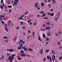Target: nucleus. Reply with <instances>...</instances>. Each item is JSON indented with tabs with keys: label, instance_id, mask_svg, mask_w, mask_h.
I'll return each instance as SVG.
<instances>
[{
	"label": "nucleus",
	"instance_id": "1",
	"mask_svg": "<svg viewBox=\"0 0 62 62\" xmlns=\"http://www.w3.org/2000/svg\"><path fill=\"white\" fill-rule=\"evenodd\" d=\"M47 35L48 37H50L51 36V34L50 33V32H47Z\"/></svg>",
	"mask_w": 62,
	"mask_h": 62
},
{
	"label": "nucleus",
	"instance_id": "2",
	"mask_svg": "<svg viewBox=\"0 0 62 62\" xmlns=\"http://www.w3.org/2000/svg\"><path fill=\"white\" fill-rule=\"evenodd\" d=\"M22 48L23 49H24L23 51H27V49L25 47H22Z\"/></svg>",
	"mask_w": 62,
	"mask_h": 62
},
{
	"label": "nucleus",
	"instance_id": "3",
	"mask_svg": "<svg viewBox=\"0 0 62 62\" xmlns=\"http://www.w3.org/2000/svg\"><path fill=\"white\" fill-rule=\"evenodd\" d=\"M40 54H43V49H41L40 52Z\"/></svg>",
	"mask_w": 62,
	"mask_h": 62
},
{
	"label": "nucleus",
	"instance_id": "4",
	"mask_svg": "<svg viewBox=\"0 0 62 62\" xmlns=\"http://www.w3.org/2000/svg\"><path fill=\"white\" fill-rule=\"evenodd\" d=\"M46 29H47V30H50V29H51V27H46Z\"/></svg>",
	"mask_w": 62,
	"mask_h": 62
},
{
	"label": "nucleus",
	"instance_id": "5",
	"mask_svg": "<svg viewBox=\"0 0 62 62\" xmlns=\"http://www.w3.org/2000/svg\"><path fill=\"white\" fill-rule=\"evenodd\" d=\"M8 25H10V23H11V21L10 20H9L8 22Z\"/></svg>",
	"mask_w": 62,
	"mask_h": 62
},
{
	"label": "nucleus",
	"instance_id": "6",
	"mask_svg": "<svg viewBox=\"0 0 62 62\" xmlns=\"http://www.w3.org/2000/svg\"><path fill=\"white\" fill-rule=\"evenodd\" d=\"M18 50H20V49H22V48L21 46H19L18 47Z\"/></svg>",
	"mask_w": 62,
	"mask_h": 62
},
{
	"label": "nucleus",
	"instance_id": "7",
	"mask_svg": "<svg viewBox=\"0 0 62 62\" xmlns=\"http://www.w3.org/2000/svg\"><path fill=\"white\" fill-rule=\"evenodd\" d=\"M5 17L4 15H0V18H3Z\"/></svg>",
	"mask_w": 62,
	"mask_h": 62
},
{
	"label": "nucleus",
	"instance_id": "8",
	"mask_svg": "<svg viewBox=\"0 0 62 62\" xmlns=\"http://www.w3.org/2000/svg\"><path fill=\"white\" fill-rule=\"evenodd\" d=\"M4 28H5V30H6V31H7V32H8V28H7L6 27H5Z\"/></svg>",
	"mask_w": 62,
	"mask_h": 62
},
{
	"label": "nucleus",
	"instance_id": "9",
	"mask_svg": "<svg viewBox=\"0 0 62 62\" xmlns=\"http://www.w3.org/2000/svg\"><path fill=\"white\" fill-rule=\"evenodd\" d=\"M50 15L51 16H54V13H51Z\"/></svg>",
	"mask_w": 62,
	"mask_h": 62
},
{
	"label": "nucleus",
	"instance_id": "10",
	"mask_svg": "<svg viewBox=\"0 0 62 62\" xmlns=\"http://www.w3.org/2000/svg\"><path fill=\"white\" fill-rule=\"evenodd\" d=\"M9 51H10V52H13V50L12 49H9Z\"/></svg>",
	"mask_w": 62,
	"mask_h": 62
},
{
	"label": "nucleus",
	"instance_id": "11",
	"mask_svg": "<svg viewBox=\"0 0 62 62\" xmlns=\"http://www.w3.org/2000/svg\"><path fill=\"white\" fill-rule=\"evenodd\" d=\"M41 5L42 7H44V4L43 2H42V3H41Z\"/></svg>",
	"mask_w": 62,
	"mask_h": 62
},
{
	"label": "nucleus",
	"instance_id": "12",
	"mask_svg": "<svg viewBox=\"0 0 62 62\" xmlns=\"http://www.w3.org/2000/svg\"><path fill=\"white\" fill-rule=\"evenodd\" d=\"M17 19L18 20H23V18H21V17H20L17 18Z\"/></svg>",
	"mask_w": 62,
	"mask_h": 62
},
{
	"label": "nucleus",
	"instance_id": "13",
	"mask_svg": "<svg viewBox=\"0 0 62 62\" xmlns=\"http://www.w3.org/2000/svg\"><path fill=\"white\" fill-rule=\"evenodd\" d=\"M43 38H45V34H43Z\"/></svg>",
	"mask_w": 62,
	"mask_h": 62
},
{
	"label": "nucleus",
	"instance_id": "14",
	"mask_svg": "<svg viewBox=\"0 0 62 62\" xmlns=\"http://www.w3.org/2000/svg\"><path fill=\"white\" fill-rule=\"evenodd\" d=\"M3 39H8V37H7V36H4L3 38Z\"/></svg>",
	"mask_w": 62,
	"mask_h": 62
},
{
	"label": "nucleus",
	"instance_id": "15",
	"mask_svg": "<svg viewBox=\"0 0 62 62\" xmlns=\"http://www.w3.org/2000/svg\"><path fill=\"white\" fill-rule=\"evenodd\" d=\"M17 57L18 58V60H21V59H22V58H20V57Z\"/></svg>",
	"mask_w": 62,
	"mask_h": 62
},
{
	"label": "nucleus",
	"instance_id": "16",
	"mask_svg": "<svg viewBox=\"0 0 62 62\" xmlns=\"http://www.w3.org/2000/svg\"><path fill=\"white\" fill-rule=\"evenodd\" d=\"M46 24H47V25H50V22H46Z\"/></svg>",
	"mask_w": 62,
	"mask_h": 62
},
{
	"label": "nucleus",
	"instance_id": "17",
	"mask_svg": "<svg viewBox=\"0 0 62 62\" xmlns=\"http://www.w3.org/2000/svg\"><path fill=\"white\" fill-rule=\"evenodd\" d=\"M46 41H49V38H46Z\"/></svg>",
	"mask_w": 62,
	"mask_h": 62
},
{
	"label": "nucleus",
	"instance_id": "18",
	"mask_svg": "<svg viewBox=\"0 0 62 62\" xmlns=\"http://www.w3.org/2000/svg\"><path fill=\"white\" fill-rule=\"evenodd\" d=\"M20 52L21 53H22V54H24V52L23 50H21Z\"/></svg>",
	"mask_w": 62,
	"mask_h": 62
},
{
	"label": "nucleus",
	"instance_id": "19",
	"mask_svg": "<svg viewBox=\"0 0 62 62\" xmlns=\"http://www.w3.org/2000/svg\"><path fill=\"white\" fill-rule=\"evenodd\" d=\"M21 55L23 56H25V54H21Z\"/></svg>",
	"mask_w": 62,
	"mask_h": 62
},
{
	"label": "nucleus",
	"instance_id": "20",
	"mask_svg": "<svg viewBox=\"0 0 62 62\" xmlns=\"http://www.w3.org/2000/svg\"><path fill=\"white\" fill-rule=\"evenodd\" d=\"M14 0L16 2H17V3L19 2V0Z\"/></svg>",
	"mask_w": 62,
	"mask_h": 62
},
{
	"label": "nucleus",
	"instance_id": "21",
	"mask_svg": "<svg viewBox=\"0 0 62 62\" xmlns=\"http://www.w3.org/2000/svg\"><path fill=\"white\" fill-rule=\"evenodd\" d=\"M20 23H21V25H23V22L22 21H21L20 22Z\"/></svg>",
	"mask_w": 62,
	"mask_h": 62
},
{
	"label": "nucleus",
	"instance_id": "22",
	"mask_svg": "<svg viewBox=\"0 0 62 62\" xmlns=\"http://www.w3.org/2000/svg\"><path fill=\"white\" fill-rule=\"evenodd\" d=\"M14 5H17V3L15 2H14Z\"/></svg>",
	"mask_w": 62,
	"mask_h": 62
},
{
	"label": "nucleus",
	"instance_id": "23",
	"mask_svg": "<svg viewBox=\"0 0 62 62\" xmlns=\"http://www.w3.org/2000/svg\"><path fill=\"white\" fill-rule=\"evenodd\" d=\"M38 39L39 40H40V41H41L40 38V37L39 36L38 37Z\"/></svg>",
	"mask_w": 62,
	"mask_h": 62
},
{
	"label": "nucleus",
	"instance_id": "24",
	"mask_svg": "<svg viewBox=\"0 0 62 62\" xmlns=\"http://www.w3.org/2000/svg\"><path fill=\"white\" fill-rule=\"evenodd\" d=\"M3 6H0V7L1 8V9H3Z\"/></svg>",
	"mask_w": 62,
	"mask_h": 62
},
{
	"label": "nucleus",
	"instance_id": "25",
	"mask_svg": "<svg viewBox=\"0 0 62 62\" xmlns=\"http://www.w3.org/2000/svg\"><path fill=\"white\" fill-rule=\"evenodd\" d=\"M8 8H11L12 7V6L11 5L10 6H8Z\"/></svg>",
	"mask_w": 62,
	"mask_h": 62
},
{
	"label": "nucleus",
	"instance_id": "26",
	"mask_svg": "<svg viewBox=\"0 0 62 62\" xmlns=\"http://www.w3.org/2000/svg\"><path fill=\"white\" fill-rule=\"evenodd\" d=\"M15 55H16V54H14L13 55H12L11 56L12 57H14Z\"/></svg>",
	"mask_w": 62,
	"mask_h": 62
},
{
	"label": "nucleus",
	"instance_id": "27",
	"mask_svg": "<svg viewBox=\"0 0 62 62\" xmlns=\"http://www.w3.org/2000/svg\"><path fill=\"white\" fill-rule=\"evenodd\" d=\"M9 57H10V58H11V59H14V57H11V56H9Z\"/></svg>",
	"mask_w": 62,
	"mask_h": 62
},
{
	"label": "nucleus",
	"instance_id": "28",
	"mask_svg": "<svg viewBox=\"0 0 62 62\" xmlns=\"http://www.w3.org/2000/svg\"><path fill=\"white\" fill-rule=\"evenodd\" d=\"M44 19L45 20H48V18L47 17H44Z\"/></svg>",
	"mask_w": 62,
	"mask_h": 62
},
{
	"label": "nucleus",
	"instance_id": "29",
	"mask_svg": "<svg viewBox=\"0 0 62 62\" xmlns=\"http://www.w3.org/2000/svg\"><path fill=\"white\" fill-rule=\"evenodd\" d=\"M57 44V45H60V43H59V42H58Z\"/></svg>",
	"mask_w": 62,
	"mask_h": 62
},
{
	"label": "nucleus",
	"instance_id": "30",
	"mask_svg": "<svg viewBox=\"0 0 62 62\" xmlns=\"http://www.w3.org/2000/svg\"><path fill=\"white\" fill-rule=\"evenodd\" d=\"M32 34L33 35V37H35V32H33Z\"/></svg>",
	"mask_w": 62,
	"mask_h": 62
},
{
	"label": "nucleus",
	"instance_id": "31",
	"mask_svg": "<svg viewBox=\"0 0 62 62\" xmlns=\"http://www.w3.org/2000/svg\"><path fill=\"white\" fill-rule=\"evenodd\" d=\"M39 12L40 13H42V14H43V13H44V12H43V11H42V12L40 11V12Z\"/></svg>",
	"mask_w": 62,
	"mask_h": 62
},
{
	"label": "nucleus",
	"instance_id": "32",
	"mask_svg": "<svg viewBox=\"0 0 62 62\" xmlns=\"http://www.w3.org/2000/svg\"><path fill=\"white\" fill-rule=\"evenodd\" d=\"M49 58L51 62H52V59H51V57H49Z\"/></svg>",
	"mask_w": 62,
	"mask_h": 62
},
{
	"label": "nucleus",
	"instance_id": "33",
	"mask_svg": "<svg viewBox=\"0 0 62 62\" xmlns=\"http://www.w3.org/2000/svg\"><path fill=\"white\" fill-rule=\"evenodd\" d=\"M52 1L54 3V4L55 3V1L54 0H52Z\"/></svg>",
	"mask_w": 62,
	"mask_h": 62
},
{
	"label": "nucleus",
	"instance_id": "34",
	"mask_svg": "<svg viewBox=\"0 0 62 62\" xmlns=\"http://www.w3.org/2000/svg\"><path fill=\"white\" fill-rule=\"evenodd\" d=\"M3 3V0H1V4H2Z\"/></svg>",
	"mask_w": 62,
	"mask_h": 62
},
{
	"label": "nucleus",
	"instance_id": "35",
	"mask_svg": "<svg viewBox=\"0 0 62 62\" xmlns=\"http://www.w3.org/2000/svg\"><path fill=\"white\" fill-rule=\"evenodd\" d=\"M41 31H44L45 30V29H41Z\"/></svg>",
	"mask_w": 62,
	"mask_h": 62
},
{
	"label": "nucleus",
	"instance_id": "36",
	"mask_svg": "<svg viewBox=\"0 0 62 62\" xmlns=\"http://www.w3.org/2000/svg\"><path fill=\"white\" fill-rule=\"evenodd\" d=\"M46 60V58L45 57L44 58V59H43V61H45V60Z\"/></svg>",
	"mask_w": 62,
	"mask_h": 62
},
{
	"label": "nucleus",
	"instance_id": "37",
	"mask_svg": "<svg viewBox=\"0 0 62 62\" xmlns=\"http://www.w3.org/2000/svg\"><path fill=\"white\" fill-rule=\"evenodd\" d=\"M49 52V50H47L46 51V53H47V52Z\"/></svg>",
	"mask_w": 62,
	"mask_h": 62
},
{
	"label": "nucleus",
	"instance_id": "38",
	"mask_svg": "<svg viewBox=\"0 0 62 62\" xmlns=\"http://www.w3.org/2000/svg\"><path fill=\"white\" fill-rule=\"evenodd\" d=\"M52 56H53V57H54V58H55V55H53Z\"/></svg>",
	"mask_w": 62,
	"mask_h": 62
},
{
	"label": "nucleus",
	"instance_id": "39",
	"mask_svg": "<svg viewBox=\"0 0 62 62\" xmlns=\"http://www.w3.org/2000/svg\"><path fill=\"white\" fill-rule=\"evenodd\" d=\"M61 58H62V56L60 57L59 58V60H60Z\"/></svg>",
	"mask_w": 62,
	"mask_h": 62
},
{
	"label": "nucleus",
	"instance_id": "40",
	"mask_svg": "<svg viewBox=\"0 0 62 62\" xmlns=\"http://www.w3.org/2000/svg\"><path fill=\"white\" fill-rule=\"evenodd\" d=\"M52 59L53 61H54V60H55V59H54V58L53 57L52 58Z\"/></svg>",
	"mask_w": 62,
	"mask_h": 62
},
{
	"label": "nucleus",
	"instance_id": "41",
	"mask_svg": "<svg viewBox=\"0 0 62 62\" xmlns=\"http://www.w3.org/2000/svg\"><path fill=\"white\" fill-rule=\"evenodd\" d=\"M51 4H48V7H49V8H51Z\"/></svg>",
	"mask_w": 62,
	"mask_h": 62
},
{
	"label": "nucleus",
	"instance_id": "42",
	"mask_svg": "<svg viewBox=\"0 0 62 62\" xmlns=\"http://www.w3.org/2000/svg\"><path fill=\"white\" fill-rule=\"evenodd\" d=\"M11 10H12V9H9V12H11Z\"/></svg>",
	"mask_w": 62,
	"mask_h": 62
},
{
	"label": "nucleus",
	"instance_id": "43",
	"mask_svg": "<svg viewBox=\"0 0 62 62\" xmlns=\"http://www.w3.org/2000/svg\"><path fill=\"white\" fill-rule=\"evenodd\" d=\"M1 23H2V24H4V22L3 21H1Z\"/></svg>",
	"mask_w": 62,
	"mask_h": 62
},
{
	"label": "nucleus",
	"instance_id": "44",
	"mask_svg": "<svg viewBox=\"0 0 62 62\" xmlns=\"http://www.w3.org/2000/svg\"><path fill=\"white\" fill-rule=\"evenodd\" d=\"M29 48L31 50V51H33V50L30 47H29Z\"/></svg>",
	"mask_w": 62,
	"mask_h": 62
},
{
	"label": "nucleus",
	"instance_id": "45",
	"mask_svg": "<svg viewBox=\"0 0 62 62\" xmlns=\"http://www.w3.org/2000/svg\"><path fill=\"white\" fill-rule=\"evenodd\" d=\"M24 17V15H22V16H21L20 17V18H21L22 17Z\"/></svg>",
	"mask_w": 62,
	"mask_h": 62
},
{
	"label": "nucleus",
	"instance_id": "46",
	"mask_svg": "<svg viewBox=\"0 0 62 62\" xmlns=\"http://www.w3.org/2000/svg\"><path fill=\"white\" fill-rule=\"evenodd\" d=\"M43 16H46V14H43Z\"/></svg>",
	"mask_w": 62,
	"mask_h": 62
},
{
	"label": "nucleus",
	"instance_id": "47",
	"mask_svg": "<svg viewBox=\"0 0 62 62\" xmlns=\"http://www.w3.org/2000/svg\"><path fill=\"white\" fill-rule=\"evenodd\" d=\"M20 42H22V43H23V40H20Z\"/></svg>",
	"mask_w": 62,
	"mask_h": 62
},
{
	"label": "nucleus",
	"instance_id": "48",
	"mask_svg": "<svg viewBox=\"0 0 62 62\" xmlns=\"http://www.w3.org/2000/svg\"><path fill=\"white\" fill-rule=\"evenodd\" d=\"M28 13V12H27V13H25V15H26V14H27Z\"/></svg>",
	"mask_w": 62,
	"mask_h": 62
},
{
	"label": "nucleus",
	"instance_id": "49",
	"mask_svg": "<svg viewBox=\"0 0 62 62\" xmlns=\"http://www.w3.org/2000/svg\"><path fill=\"white\" fill-rule=\"evenodd\" d=\"M5 26L6 27H7V26H8V25H7V24H5Z\"/></svg>",
	"mask_w": 62,
	"mask_h": 62
},
{
	"label": "nucleus",
	"instance_id": "50",
	"mask_svg": "<svg viewBox=\"0 0 62 62\" xmlns=\"http://www.w3.org/2000/svg\"><path fill=\"white\" fill-rule=\"evenodd\" d=\"M52 53H53V54H54V55H55V53H54V52H51Z\"/></svg>",
	"mask_w": 62,
	"mask_h": 62
},
{
	"label": "nucleus",
	"instance_id": "51",
	"mask_svg": "<svg viewBox=\"0 0 62 62\" xmlns=\"http://www.w3.org/2000/svg\"><path fill=\"white\" fill-rule=\"evenodd\" d=\"M8 59L9 61H11V59L9 57L8 58Z\"/></svg>",
	"mask_w": 62,
	"mask_h": 62
},
{
	"label": "nucleus",
	"instance_id": "52",
	"mask_svg": "<svg viewBox=\"0 0 62 62\" xmlns=\"http://www.w3.org/2000/svg\"><path fill=\"white\" fill-rule=\"evenodd\" d=\"M38 5V2H36L35 5Z\"/></svg>",
	"mask_w": 62,
	"mask_h": 62
},
{
	"label": "nucleus",
	"instance_id": "53",
	"mask_svg": "<svg viewBox=\"0 0 62 62\" xmlns=\"http://www.w3.org/2000/svg\"><path fill=\"white\" fill-rule=\"evenodd\" d=\"M46 25H45V24H43V27H45V26Z\"/></svg>",
	"mask_w": 62,
	"mask_h": 62
},
{
	"label": "nucleus",
	"instance_id": "54",
	"mask_svg": "<svg viewBox=\"0 0 62 62\" xmlns=\"http://www.w3.org/2000/svg\"><path fill=\"white\" fill-rule=\"evenodd\" d=\"M8 40H6V43H8Z\"/></svg>",
	"mask_w": 62,
	"mask_h": 62
},
{
	"label": "nucleus",
	"instance_id": "55",
	"mask_svg": "<svg viewBox=\"0 0 62 62\" xmlns=\"http://www.w3.org/2000/svg\"><path fill=\"white\" fill-rule=\"evenodd\" d=\"M58 33L59 34H61V32H60V31H59Z\"/></svg>",
	"mask_w": 62,
	"mask_h": 62
},
{
	"label": "nucleus",
	"instance_id": "56",
	"mask_svg": "<svg viewBox=\"0 0 62 62\" xmlns=\"http://www.w3.org/2000/svg\"><path fill=\"white\" fill-rule=\"evenodd\" d=\"M35 6L36 8H38V6L37 5H35Z\"/></svg>",
	"mask_w": 62,
	"mask_h": 62
},
{
	"label": "nucleus",
	"instance_id": "57",
	"mask_svg": "<svg viewBox=\"0 0 62 62\" xmlns=\"http://www.w3.org/2000/svg\"><path fill=\"white\" fill-rule=\"evenodd\" d=\"M19 27H16V29H19Z\"/></svg>",
	"mask_w": 62,
	"mask_h": 62
},
{
	"label": "nucleus",
	"instance_id": "58",
	"mask_svg": "<svg viewBox=\"0 0 62 62\" xmlns=\"http://www.w3.org/2000/svg\"><path fill=\"white\" fill-rule=\"evenodd\" d=\"M30 25H31L32 24V23H31V22H30Z\"/></svg>",
	"mask_w": 62,
	"mask_h": 62
},
{
	"label": "nucleus",
	"instance_id": "59",
	"mask_svg": "<svg viewBox=\"0 0 62 62\" xmlns=\"http://www.w3.org/2000/svg\"><path fill=\"white\" fill-rule=\"evenodd\" d=\"M20 46H21V47H22V46H23V44H22L21 43V44L20 45Z\"/></svg>",
	"mask_w": 62,
	"mask_h": 62
},
{
	"label": "nucleus",
	"instance_id": "60",
	"mask_svg": "<svg viewBox=\"0 0 62 62\" xmlns=\"http://www.w3.org/2000/svg\"><path fill=\"white\" fill-rule=\"evenodd\" d=\"M34 25H37V24L35 23H34Z\"/></svg>",
	"mask_w": 62,
	"mask_h": 62
},
{
	"label": "nucleus",
	"instance_id": "61",
	"mask_svg": "<svg viewBox=\"0 0 62 62\" xmlns=\"http://www.w3.org/2000/svg\"><path fill=\"white\" fill-rule=\"evenodd\" d=\"M2 58H3V59H4V56L2 55Z\"/></svg>",
	"mask_w": 62,
	"mask_h": 62
},
{
	"label": "nucleus",
	"instance_id": "62",
	"mask_svg": "<svg viewBox=\"0 0 62 62\" xmlns=\"http://www.w3.org/2000/svg\"><path fill=\"white\" fill-rule=\"evenodd\" d=\"M49 56H47V59H49Z\"/></svg>",
	"mask_w": 62,
	"mask_h": 62
},
{
	"label": "nucleus",
	"instance_id": "63",
	"mask_svg": "<svg viewBox=\"0 0 62 62\" xmlns=\"http://www.w3.org/2000/svg\"><path fill=\"white\" fill-rule=\"evenodd\" d=\"M0 21H3V19L2 18H0Z\"/></svg>",
	"mask_w": 62,
	"mask_h": 62
},
{
	"label": "nucleus",
	"instance_id": "64",
	"mask_svg": "<svg viewBox=\"0 0 62 62\" xmlns=\"http://www.w3.org/2000/svg\"><path fill=\"white\" fill-rule=\"evenodd\" d=\"M51 1V0H48V2H50V1Z\"/></svg>",
	"mask_w": 62,
	"mask_h": 62
}]
</instances>
